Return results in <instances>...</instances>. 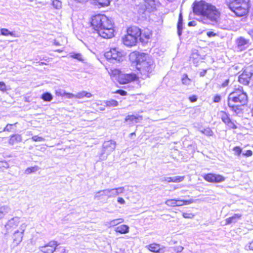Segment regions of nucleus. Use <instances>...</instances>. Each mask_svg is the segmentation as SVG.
Instances as JSON below:
<instances>
[{
    "mask_svg": "<svg viewBox=\"0 0 253 253\" xmlns=\"http://www.w3.org/2000/svg\"><path fill=\"white\" fill-rule=\"evenodd\" d=\"M225 4L239 17L247 16L251 7V0H225Z\"/></svg>",
    "mask_w": 253,
    "mask_h": 253,
    "instance_id": "20e7f679",
    "label": "nucleus"
},
{
    "mask_svg": "<svg viewBox=\"0 0 253 253\" xmlns=\"http://www.w3.org/2000/svg\"><path fill=\"white\" fill-rule=\"evenodd\" d=\"M253 76V66L245 67L242 73L238 77V81L243 85H248Z\"/></svg>",
    "mask_w": 253,
    "mask_h": 253,
    "instance_id": "9b49d317",
    "label": "nucleus"
},
{
    "mask_svg": "<svg viewBox=\"0 0 253 253\" xmlns=\"http://www.w3.org/2000/svg\"><path fill=\"white\" fill-rule=\"evenodd\" d=\"M111 191H115V193L114 194L115 195H118L119 194L122 193L124 191V188L122 187H118L114 189H112L111 190Z\"/></svg>",
    "mask_w": 253,
    "mask_h": 253,
    "instance_id": "37998d69",
    "label": "nucleus"
},
{
    "mask_svg": "<svg viewBox=\"0 0 253 253\" xmlns=\"http://www.w3.org/2000/svg\"><path fill=\"white\" fill-rule=\"evenodd\" d=\"M63 95L66 96L68 98H72L75 97V95L73 94L72 93L65 92L63 93Z\"/></svg>",
    "mask_w": 253,
    "mask_h": 253,
    "instance_id": "8fccbe9b",
    "label": "nucleus"
},
{
    "mask_svg": "<svg viewBox=\"0 0 253 253\" xmlns=\"http://www.w3.org/2000/svg\"><path fill=\"white\" fill-rule=\"evenodd\" d=\"M138 78L135 74H123L121 72L116 80L120 84H125L135 81Z\"/></svg>",
    "mask_w": 253,
    "mask_h": 253,
    "instance_id": "f8f14e48",
    "label": "nucleus"
},
{
    "mask_svg": "<svg viewBox=\"0 0 253 253\" xmlns=\"http://www.w3.org/2000/svg\"><path fill=\"white\" fill-rule=\"evenodd\" d=\"M220 118L228 130H235L238 128V124L230 117V114L224 111L219 112Z\"/></svg>",
    "mask_w": 253,
    "mask_h": 253,
    "instance_id": "9d476101",
    "label": "nucleus"
},
{
    "mask_svg": "<svg viewBox=\"0 0 253 253\" xmlns=\"http://www.w3.org/2000/svg\"><path fill=\"white\" fill-rule=\"evenodd\" d=\"M124 56L123 52L117 47L111 48L104 53V57L106 59L107 62L113 64L122 62Z\"/></svg>",
    "mask_w": 253,
    "mask_h": 253,
    "instance_id": "0eeeda50",
    "label": "nucleus"
},
{
    "mask_svg": "<svg viewBox=\"0 0 253 253\" xmlns=\"http://www.w3.org/2000/svg\"><path fill=\"white\" fill-rule=\"evenodd\" d=\"M147 249L151 252L158 253L161 250L160 245L159 244L151 243L146 247Z\"/></svg>",
    "mask_w": 253,
    "mask_h": 253,
    "instance_id": "412c9836",
    "label": "nucleus"
},
{
    "mask_svg": "<svg viewBox=\"0 0 253 253\" xmlns=\"http://www.w3.org/2000/svg\"><path fill=\"white\" fill-rule=\"evenodd\" d=\"M203 178L210 183H219L224 181L225 179V177L221 174L211 172L204 174Z\"/></svg>",
    "mask_w": 253,
    "mask_h": 253,
    "instance_id": "ddd939ff",
    "label": "nucleus"
},
{
    "mask_svg": "<svg viewBox=\"0 0 253 253\" xmlns=\"http://www.w3.org/2000/svg\"><path fill=\"white\" fill-rule=\"evenodd\" d=\"M185 176H176L173 177H168L165 178L164 181L168 183H179L183 181L185 179Z\"/></svg>",
    "mask_w": 253,
    "mask_h": 253,
    "instance_id": "f3484780",
    "label": "nucleus"
},
{
    "mask_svg": "<svg viewBox=\"0 0 253 253\" xmlns=\"http://www.w3.org/2000/svg\"><path fill=\"white\" fill-rule=\"evenodd\" d=\"M10 88L6 85L4 82H0V91L2 92H6L8 90H10Z\"/></svg>",
    "mask_w": 253,
    "mask_h": 253,
    "instance_id": "72a5a7b5",
    "label": "nucleus"
},
{
    "mask_svg": "<svg viewBox=\"0 0 253 253\" xmlns=\"http://www.w3.org/2000/svg\"><path fill=\"white\" fill-rule=\"evenodd\" d=\"M134 55L135 59L133 62L136 69L141 74L148 76L155 69L154 61L146 53L137 52Z\"/></svg>",
    "mask_w": 253,
    "mask_h": 253,
    "instance_id": "7ed1b4c3",
    "label": "nucleus"
},
{
    "mask_svg": "<svg viewBox=\"0 0 253 253\" xmlns=\"http://www.w3.org/2000/svg\"><path fill=\"white\" fill-rule=\"evenodd\" d=\"M207 72V69H205V70H203L202 71H201L200 73V77H204L205 76L206 73Z\"/></svg>",
    "mask_w": 253,
    "mask_h": 253,
    "instance_id": "6e6d98bb",
    "label": "nucleus"
},
{
    "mask_svg": "<svg viewBox=\"0 0 253 253\" xmlns=\"http://www.w3.org/2000/svg\"><path fill=\"white\" fill-rule=\"evenodd\" d=\"M114 93H118L122 96H126L127 94V92L122 89H117L114 92Z\"/></svg>",
    "mask_w": 253,
    "mask_h": 253,
    "instance_id": "a18cd8bd",
    "label": "nucleus"
},
{
    "mask_svg": "<svg viewBox=\"0 0 253 253\" xmlns=\"http://www.w3.org/2000/svg\"><path fill=\"white\" fill-rule=\"evenodd\" d=\"M194 202L193 199L190 198L189 199L181 200L179 199H176V207H180L185 205H188Z\"/></svg>",
    "mask_w": 253,
    "mask_h": 253,
    "instance_id": "6ab92c4d",
    "label": "nucleus"
},
{
    "mask_svg": "<svg viewBox=\"0 0 253 253\" xmlns=\"http://www.w3.org/2000/svg\"><path fill=\"white\" fill-rule=\"evenodd\" d=\"M17 124V123H16L14 124H8L6 125V126H5V127L3 128V131H8V132H10L11 131L12 129V127L15 126V125H16Z\"/></svg>",
    "mask_w": 253,
    "mask_h": 253,
    "instance_id": "79ce46f5",
    "label": "nucleus"
},
{
    "mask_svg": "<svg viewBox=\"0 0 253 253\" xmlns=\"http://www.w3.org/2000/svg\"><path fill=\"white\" fill-rule=\"evenodd\" d=\"M188 99L191 102H194L197 100V97L195 95H192L190 96Z\"/></svg>",
    "mask_w": 253,
    "mask_h": 253,
    "instance_id": "de8ad7c7",
    "label": "nucleus"
},
{
    "mask_svg": "<svg viewBox=\"0 0 253 253\" xmlns=\"http://www.w3.org/2000/svg\"><path fill=\"white\" fill-rule=\"evenodd\" d=\"M241 215L239 214H235L233 216L229 217L225 219V224H229L232 222H235L236 219H239Z\"/></svg>",
    "mask_w": 253,
    "mask_h": 253,
    "instance_id": "a878e982",
    "label": "nucleus"
},
{
    "mask_svg": "<svg viewBox=\"0 0 253 253\" xmlns=\"http://www.w3.org/2000/svg\"><path fill=\"white\" fill-rule=\"evenodd\" d=\"M57 246V244L56 242L53 241H50L41 248V251L43 253H53L55 251Z\"/></svg>",
    "mask_w": 253,
    "mask_h": 253,
    "instance_id": "dca6fc26",
    "label": "nucleus"
},
{
    "mask_svg": "<svg viewBox=\"0 0 253 253\" xmlns=\"http://www.w3.org/2000/svg\"><path fill=\"white\" fill-rule=\"evenodd\" d=\"M94 3L96 5L99 6L100 7H105L108 6L110 2L112 0H93Z\"/></svg>",
    "mask_w": 253,
    "mask_h": 253,
    "instance_id": "393cba45",
    "label": "nucleus"
},
{
    "mask_svg": "<svg viewBox=\"0 0 253 253\" xmlns=\"http://www.w3.org/2000/svg\"><path fill=\"white\" fill-rule=\"evenodd\" d=\"M140 29L136 26H130L126 29V34L122 38V42L127 47L136 45L140 35Z\"/></svg>",
    "mask_w": 253,
    "mask_h": 253,
    "instance_id": "423d86ee",
    "label": "nucleus"
},
{
    "mask_svg": "<svg viewBox=\"0 0 253 253\" xmlns=\"http://www.w3.org/2000/svg\"><path fill=\"white\" fill-rule=\"evenodd\" d=\"M117 201L118 203H119L121 204H124L125 203V200L122 197L118 198Z\"/></svg>",
    "mask_w": 253,
    "mask_h": 253,
    "instance_id": "864d4df0",
    "label": "nucleus"
},
{
    "mask_svg": "<svg viewBox=\"0 0 253 253\" xmlns=\"http://www.w3.org/2000/svg\"><path fill=\"white\" fill-rule=\"evenodd\" d=\"M221 100V96L220 95L216 94L213 97V102L215 103L219 102Z\"/></svg>",
    "mask_w": 253,
    "mask_h": 253,
    "instance_id": "49530a36",
    "label": "nucleus"
},
{
    "mask_svg": "<svg viewBox=\"0 0 253 253\" xmlns=\"http://www.w3.org/2000/svg\"><path fill=\"white\" fill-rule=\"evenodd\" d=\"M69 56H70V57H71L73 59H77L80 61L82 62L84 61L83 56L80 53H76V52L71 53L70 54Z\"/></svg>",
    "mask_w": 253,
    "mask_h": 253,
    "instance_id": "c756f323",
    "label": "nucleus"
},
{
    "mask_svg": "<svg viewBox=\"0 0 253 253\" xmlns=\"http://www.w3.org/2000/svg\"><path fill=\"white\" fill-rule=\"evenodd\" d=\"M61 253H69V250L66 248H63L62 249Z\"/></svg>",
    "mask_w": 253,
    "mask_h": 253,
    "instance_id": "4d7b16f0",
    "label": "nucleus"
},
{
    "mask_svg": "<svg viewBox=\"0 0 253 253\" xmlns=\"http://www.w3.org/2000/svg\"><path fill=\"white\" fill-rule=\"evenodd\" d=\"M106 106L108 107H116L119 105L118 102L114 99H110L105 102Z\"/></svg>",
    "mask_w": 253,
    "mask_h": 253,
    "instance_id": "7c9ffc66",
    "label": "nucleus"
},
{
    "mask_svg": "<svg viewBox=\"0 0 253 253\" xmlns=\"http://www.w3.org/2000/svg\"><path fill=\"white\" fill-rule=\"evenodd\" d=\"M207 35L208 37L211 38L216 36L217 34L213 31H209L207 33Z\"/></svg>",
    "mask_w": 253,
    "mask_h": 253,
    "instance_id": "3c124183",
    "label": "nucleus"
},
{
    "mask_svg": "<svg viewBox=\"0 0 253 253\" xmlns=\"http://www.w3.org/2000/svg\"><path fill=\"white\" fill-rule=\"evenodd\" d=\"M41 98L44 101L49 102L52 100L53 96L50 93L46 92L42 94Z\"/></svg>",
    "mask_w": 253,
    "mask_h": 253,
    "instance_id": "c85d7f7f",
    "label": "nucleus"
},
{
    "mask_svg": "<svg viewBox=\"0 0 253 253\" xmlns=\"http://www.w3.org/2000/svg\"><path fill=\"white\" fill-rule=\"evenodd\" d=\"M142 116H135L134 115H127L125 119L126 122H135L137 123L140 120H142Z\"/></svg>",
    "mask_w": 253,
    "mask_h": 253,
    "instance_id": "5701e85b",
    "label": "nucleus"
},
{
    "mask_svg": "<svg viewBox=\"0 0 253 253\" xmlns=\"http://www.w3.org/2000/svg\"><path fill=\"white\" fill-rule=\"evenodd\" d=\"M247 250L253 251V241L250 242L247 246Z\"/></svg>",
    "mask_w": 253,
    "mask_h": 253,
    "instance_id": "603ef678",
    "label": "nucleus"
},
{
    "mask_svg": "<svg viewBox=\"0 0 253 253\" xmlns=\"http://www.w3.org/2000/svg\"><path fill=\"white\" fill-rule=\"evenodd\" d=\"M92 96V94L90 92H87L85 91H82L79 92H78L75 95V98L78 99H81L84 97L89 98Z\"/></svg>",
    "mask_w": 253,
    "mask_h": 253,
    "instance_id": "b1692460",
    "label": "nucleus"
},
{
    "mask_svg": "<svg viewBox=\"0 0 253 253\" xmlns=\"http://www.w3.org/2000/svg\"><path fill=\"white\" fill-rule=\"evenodd\" d=\"M39 169V168L37 166L29 167L25 170V173L26 174H29L32 173L36 172Z\"/></svg>",
    "mask_w": 253,
    "mask_h": 253,
    "instance_id": "473e14b6",
    "label": "nucleus"
},
{
    "mask_svg": "<svg viewBox=\"0 0 253 253\" xmlns=\"http://www.w3.org/2000/svg\"><path fill=\"white\" fill-rule=\"evenodd\" d=\"M105 66L109 74L112 77H115L117 79L122 72L119 69L113 66L112 63L110 62H106Z\"/></svg>",
    "mask_w": 253,
    "mask_h": 253,
    "instance_id": "2eb2a0df",
    "label": "nucleus"
},
{
    "mask_svg": "<svg viewBox=\"0 0 253 253\" xmlns=\"http://www.w3.org/2000/svg\"><path fill=\"white\" fill-rule=\"evenodd\" d=\"M57 51H58V52H60L62 51V50H57Z\"/></svg>",
    "mask_w": 253,
    "mask_h": 253,
    "instance_id": "680f3d73",
    "label": "nucleus"
},
{
    "mask_svg": "<svg viewBox=\"0 0 253 253\" xmlns=\"http://www.w3.org/2000/svg\"><path fill=\"white\" fill-rule=\"evenodd\" d=\"M124 221V219L122 218H119L117 219H114L110 221L111 224H112V225L115 226L119 224L122 223Z\"/></svg>",
    "mask_w": 253,
    "mask_h": 253,
    "instance_id": "58836bf2",
    "label": "nucleus"
},
{
    "mask_svg": "<svg viewBox=\"0 0 253 253\" xmlns=\"http://www.w3.org/2000/svg\"><path fill=\"white\" fill-rule=\"evenodd\" d=\"M22 137L20 135L17 134H14L11 135L9 139L8 143L10 145H14L15 143L21 141Z\"/></svg>",
    "mask_w": 253,
    "mask_h": 253,
    "instance_id": "aec40b11",
    "label": "nucleus"
},
{
    "mask_svg": "<svg viewBox=\"0 0 253 253\" xmlns=\"http://www.w3.org/2000/svg\"><path fill=\"white\" fill-rule=\"evenodd\" d=\"M182 215L184 218L188 219H191L195 216V214L191 212H184Z\"/></svg>",
    "mask_w": 253,
    "mask_h": 253,
    "instance_id": "ea45409f",
    "label": "nucleus"
},
{
    "mask_svg": "<svg viewBox=\"0 0 253 253\" xmlns=\"http://www.w3.org/2000/svg\"><path fill=\"white\" fill-rule=\"evenodd\" d=\"M116 147V142L112 140L105 142L104 148L109 151H113Z\"/></svg>",
    "mask_w": 253,
    "mask_h": 253,
    "instance_id": "4be33fe9",
    "label": "nucleus"
},
{
    "mask_svg": "<svg viewBox=\"0 0 253 253\" xmlns=\"http://www.w3.org/2000/svg\"><path fill=\"white\" fill-rule=\"evenodd\" d=\"M193 13L199 16L203 17L213 22H217L221 13L215 5L201 0L195 1L192 4Z\"/></svg>",
    "mask_w": 253,
    "mask_h": 253,
    "instance_id": "f257e3e1",
    "label": "nucleus"
},
{
    "mask_svg": "<svg viewBox=\"0 0 253 253\" xmlns=\"http://www.w3.org/2000/svg\"><path fill=\"white\" fill-rule=\"evenodd\" d=\"M6 227L7 230L13 232L12 236L13 243L15 245H18L22 240L26 225L19 219L13 218L8 222Z\"/></svg>",
    "mask_w": 253,
    "mask_h": 253,
    "instance_id": "39448f33",
    "label": "nucleus"
},
{
    "mask_svg": "<svg viewBox=\"0 0 253 253\" xmlns=\"http://www.w3.org/2000/svg\"><path fill=\"white\" fill-rule=\"evenodd\" d=\"M165 204L169 207H176V199H168L166 201Z\"/></svg>",
    "mask_w": 253,
    "mask_h": 253,
    "instance_id": "f704fd0d",
    "label": "nucleus"
},
{
    "mask_svg": "<svg viewBox=\"0 0 253 253\" xmlns=\"http://www.w3.org/2000/svg\"><path fill=\"white\" fill-rule=\"evenodd\" d=\"M0 33L2 35L4 36H11L12 37H15V34L14 33L9 31L6 28L1 29Z\"/></svg>",
    "mask_w": 253,
    "mask_h": 253,
    "instance_id": "2f4dec72",
    "label": "nucleus"
},
{
    "mask_svg": "<svg viewBox=\"0 0 253 253\" xmlns=\"http://www.w3.org/2000/svg\"><path fill=\"white\" fill-rule=\"evenodd\" d=\"M129 226L126 224H122L116 227L115 231L121 234L127 233L129 232Z\"/></svg>",
    "mask_w": 253,
    "mask_h": 253,
    "instance_id": "a211bd4d",
    "label": "nucleus"
},
{
    "mask_svg": "<svg viewBox=\"0 0 253 253\" xmlns=\"http://www.w3.org/2000/svg\"><path fill=\"white\" fill-rule=\"evenodd\" d=\"M52 5L55 9H60L62 7V3L59 0H53L52 2Z\"/></svg>",
    "mask_w": 253,
    "mask_h": 253,
    "instance_id": "4c0bfd02",
    "label": "nucleus"
},
{
    "mask_svg": "<svg viewBox=\"0 0 253 253\" xmlns=\"http://www.w3.org/2000/svg\"><path fill=\"white\" fill-rule=\"evenodd\" d=\"M248 103V96L242 87L234 88L227 97V105L233 113L238 114L243 112V107Z\"/></svg>",
    "mask_w": 253,
    "mask_h": 253,
    "instance_id": "f03ea898",
    "label": "nucleus"
},
{
    "mask_svg": "<svg viewBox=\"0 0 253 253\" xmlns=\"http://www.w3.org/2000/svg\"><path fill=\"white\" fill-rule=\"evenodd\" d=\"M111 19L103 14H96L90 19V25L96 32L108 23Z\"/></svg>",
    "mask_w": 253,
    "mask_h": 253,
    "instance_id": "6e6552de",
    "label": "nucleus"
},
{
    "mask_svg": "<svg viewBox=\"0 0 253 253\" xmlns=\"http://www.w3.org/2000/svg\"><path fill=\"white\" fill-rule=\"evenodd\" d=\"M102 38L111 39L115 35V25L112 20H110L96 32Z\"/></svg>",
    "mask_w": 253,
    "mask_h": 253,
    "instance_id": "1a4fd4ad",
    "label": "nucleus"
},
{
    "mask_svg": "<svg viewBox=\"0 0 253 253\" xmlns=\"http://www.w3.org/2000/svg\"><path fill=\"white\" fill-rule=\"evenodd\" d=\"M193 22H192V21L189 22L188 23V26H194V25H193Z\"/></svg>",
    "mask_w": 253,
    "mask_h": 253,
    "instance_id": "bf43d9fd",
    "label": "nucleus"
},
{
    "mask_svg": "<svg viewBox=\"0 0 253 253\" xmlns=\"http://www.w3.org/2000/svg\"><path fill=\"white\" fill-rule=\"evenodd\" d=\"M177 32L179 35L181 34L182 30V16L180 13L178 15V19L177 23Z\"/></svg>",
    "mask_w": 253,
    "mask_h": 253,
    "instance_id": "cd10ccee",
    "label": "nucleus"
},
{
    "mask_svg": "<svg viewBox=\"0 0 253 253\" xmlns=\"http://www.w3.org/2000/svg\"><path fill=\"white\" fill-rule=\"evenodd\" d=\"M31 139L33 141L35 142H42L44 140V139L43 137L39 136L38 135L33 136Z\"/></svg>",
    "mask_w": 253,
    "mask_h": 253,
    "instance_id": "c03bdc74",
    "label": "nucleus"
},
{
    "mask_svg": "<svg viewBox=\"0 0 253 253\" xmlns=\"http://www.w3.org/2000/svg\"><path fill=\"white\" fill-rule=\"evenodd\" d=\"M64 40L65 38L64 37L60 36L54 40L53 43L56 45H62Z\"/></svg>",
    "mask_w": 253,
    "mask_h": 253,
    "instance_id": "c9c22d12",
    "label": "nucleus"
},
{
    "mask_svg": "<svg viewBox=\"0 0 253 253\" xmlns=\"http://www.w3.org/2000/svg\"><path fill=\"white\" fill-rule=\"evenodd\" d=\"M140 33L139 40L142 43H147L152 38V32L148 28H144L142 30L140 29Z\"/></svg>",
    "mask_w": 253,
    "mask_h": 253,
    "instance_id": "4468645a",
    "label": "nucleus"
},
{
    "mask_svg": "<svg viewBox=\"0 0 253 253\" xmlns=\"http://www.w3.org/2000/svg\"><path fill=\"white\" fill-rule=\"evenodd\" d=\"M252 155H253V152L251 150H248L246 151L245 153L243 154V155H244V156H245L246 157H250V156H252Z\"/></svg>",
    "mask_w": 253,
    "mask_h": 253,
    "instance_id": "09e8293b",
    "label": "nucleus"
},
{
    "mask_svg": "<svg viewBox=\"0 0 253 253\" xmlns=\"http://www.w3.org/2000/svg\"><path fill=\"white\" fill-rule=\"evenodd\" d=\"M181 82L183 84L188 85L191 82V79L188 78L187 74H184L181 78Z\"/></svg>",
    "mask_w": 253,
    "mask_h": 253,
    "instance_id": "e433bc0d",
    "label": "nucleus"
},
{
    "mask_svg": "<svg viewBox=\"0 0 253 253\" xmlns=\"http://www.w3.org/2000/svg\"><path fill=\"white\" fill-rule=\"evenodd\" d=\"M249 40L243 37H240L236 40V43L238 47H242L248 44Z\"/></svg>",
    "mask_w": 253,
    "mask_h": 253,
    "instance_id": "bb28decb",
    "label": "nucleus"
},
{
    "mask_svg": "<svg viewBox=\"0 0 253 253\" xmlns=\"http://www.w3.org/2000/svg\"><path fill=\"white\" fill-rule=\"evenodd\" d=\"M233 150L235 154L237 156H239L242 152V148L239 146H235L233 147Z\"/></svg>",
    "mask_w": 253,
    "mask_h": 253,
    "instance_id": "a19ab883",
    "label": "nucleus"
},
{
    "mask_svg": "<svg viewBox=\"0 0 253 253\" xmlns=\"http://www.w3.org/2000/svg\"><path fill=\"white\" fill-rule=\"evenodd\" d=\"M75 1L77 2H80V3H84L87 1L88 0H74Z\"/></svg>",
    "mask_w": 253,
    "mask_h": 253,
    "instance_id": "13d9d810",
    "label": "nucleus"
},
{
    "mask_svg": "<svg viewBox=\"0 0 253 253\" xmlns=\"http://www.w3.org/2000/svg\"><path fill=\"white\" fill-rule=\"evenodd\" d=\"M135 135V132H131V133L130 134V135H131V136Z\"/></svg>",
    "mask_w": 253,
    "mask_h": 253,
    "instance_id": "052dcab7",
    "label": "nucleus"
},
{
    "mask_svg": "<svg viewBox=\"0 0 253 253\" xmlns=\"http://www.w3.org/2000/svg\"><path fill=\"white\" fill-rule=\"evenodd\" d=\"M229 80L227 79L225 81H224V82L222 84L221 86L222 87H225L227 86L229 84Z\"/></svg>",
    "mask_w": 253,
    "mask_h": 253,
    "instance_id": "5fc2aeb1",
    "label": "nucleus"
}]
</instances>
